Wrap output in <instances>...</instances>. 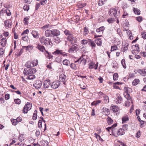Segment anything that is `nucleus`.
<instances>
[{
	"mask_svg": "<svg viewBox=\"0 0 146 146\" xmlns=\"http://www.w3.org/2000/svg\"><path fill=\"white\" fill-rule=\"evenodd\" d=\"M114 21L113 18H110L107 20V21L109 23H112Z\"/></svg>",
	"mask_w": 146,
	"mask_h": 146,
	"instance_id": "nucleus-57",
	"label": "nucleus"
},
{
	"mask_svg": "<svg viewBox=\"0 0 146 146\" xmlns=\"http://www.w3.org/2000/svg\"><path fill=\"white\" fill-rule=\"evenodd\" d=\"M35 78V76L33 74L26 76V78L27 79L33 80Z\"/></svg>",
	"mask_w": 146,
	"mask_h": 146,
	"instance_id": "nucleus-29",
	"label": "nucleus"
},
{
	"mask_svg": "<svg viewBox=\"0 0 146 146\" xmlns=\"http://www.w3.org/2000/svg\"><path fill=\"white\" fill-rule=\"evenodd\" d=\"M5 26L6 28H9L10 27L11 25L9 23V21L8 20H7L5 21Z\"/></svg>",
	"mask_w": 146,
	"mask_h": 146,
	"instance_id": "nucleus-28",
	"label": "nucleus"
},
{
	"mask_svg": "<svg viewBox=\"0 0 146 146\" xmlns=\"http://www.w3.org/2000/svg\"><path fill=\"white\" fill-rule=\"evenodd\" d=\"M125 94H126V95H125L124 94V95H125V98L127 100V101L129 100L132 102V100H131V97L128 94V92L127 91H126Z\"/></svg>",
	"mask_w": 146,
	"mask_h": 146,
	"instance_id": "nucleus-30",
	"label": "nucleus"
},
{
	"mask_svg": "<svg viewBox=\"0 0 146 146\" xmlns=\"http://www.w3.org/2000/svg\"><path fill=\"white\" fill-rule=\"evenodd\" d=\"M60 84V81H56L53 82L51 85L50 88L54 89L58 88Z\"/></svg>",
	"mask_w": 146,
	"mask_h": 146,
	"instance_id": "nucleus-9",
	"label": "nucleus"
},
{
	"mask_svg": "<svg viewBox=\"0 0 146 146\" xmlns=\"http://www.w3.org/2000/svg\"><path fill=\"white\" fill-rule=\"evenodd\" d=\"M139 82V80L138 79H135L132 82V84L133 86H136Z\"/></svg>",
	"mask_w": 146,
	"mask_h": 146,
	"instance_id": "nucleus-33",
	"label": "nucleus"
},
{
	"mask_svg": "<svg viewBox=\"0 0 146 146\" xmlns=\"http://www.w3.org/2000/svg\"><path fill=\"white\" fill-rule=\"evenodd\" d=\"M121 63L122 64L123 67L124 68H126V66L125 64V60L124 59H123L121 61Z\"/></svg>",
	"mask_w": 146,
	"mask_h": 146,
	"instance_id": "nucleus-50",
	"label": "nucleus"
},
{
	"mask_svg": "<svg viewBox=\"0 0 146 146\" xmlns=\"http://www.w3.org/2000/svg\"><path fill=\"white\" fill-rule=\"evenodd\" d=\"M131 102L129 100H128L126 101V103H125V106L128 107L130 106L131 104Z\"/></svg>",
	"mask_w": 146,
	"mask_h": 146,
	"instance_id": "nucleus-58",
	"label": "nucleus"
},
{
	"mask_svg": "<svg viewBox=\"0 0 146 146\" xmlns=\"http://www.w3.org/2000/svg\"><path fill=\"white\" fill-rule=\"evenodd\" d=\"M14 101L15 104H20L21 102V100L19 98L15 99Z\"/></svg>",
	"mask_w": 146,
	"mask_h": 146,
	"instance_id": "nucleus-47",
	"label": "nucleus"
},
{
	"mask_svg": "<svg viewBox=\"0 0 146 146\" xmlns=\"http://www.w3.org/2000/svg\"><path fill=\"white\" fill-rule=\"evenodd\" d=\"M52 35V30H46L45 31V35L46 37L50 36Z\"/></svg>",
	"mask_w": 146,
	"mask_h": 146,
	"instance_id": "nucleus-22",
	"label": "nucleus"
},
{
	"mask_svg": "<svg viewBox=\"0 0 146 146\" xmlns=\"http://www.w3.org/2000/svg\"><path fill=\"white\" fill-rule=\"evenodd\" d=\"M106 0H100L99 1L98 4L99 5H102L104 4V3Z\"/></svg>",
	"mask_w": 146,
	"mask_h": 146,
	"instance_id": "nucleus-51",
	"label": "nucleus"
},
{
	"mask_svg": "<svg viewBox=\"0 0 146 146\" xmlns=\"http://www.w3.org/2000/svg\"><path fill=\"white\" fill-rule=\"evenodd\" d=\"M98 65H96V64H95L93 62H91L89 65V68L90 69H92L94 68H95V69H97Z\"/></svg>",
	"mask_w": 146,
	"mask_h": 146,
	"instance_id": "nucleus-24",
	"label": "nucleus"
},
{
	"mask_svg": "<svg viewBox=\"0 0 146 146\" xmlns=\"http://www.w3.org/2000/svg\"><path fill=\"white\" fill-rule=\"evenodd\" d=\"M50 26V25L49 24H47L42 27L41 28L43 30H46V29L48 28Z\"/></svg>",
	"mask_w": 146,
	"mask_h": 146,
	"instance_id": "nucleus-56",
	"label": "nucleus"
},
{
	"mask_svg": "<svg viewBox=\"0 0 146 146\" xmlns=\"http://www.w3.org/2000/svg\"><path fill=\"white\" fill-rule=\"evenodd\" d=\"M36 70L35 68H25L23 71V73L26 77L27 76L30 75L35 73Z\"/></svg>",
	"mask_w": 146,
	"mask_h": 146,
	"instance_id": "nucleus-2",
	"label": "nucleus"
},
{
	"mask_svg": "<svg viewBox=\"0 0 146 146\" xmlns=\"http://www.w3.org/2000/svg\"><path fill=\"white\" fill-rule=\"evenodd\" d=\"M37 46L36 47L40 51L42 52H44L45 50V48L43 46L40 45L38 44H36Z\"/></svg>",
	"mask_w": 146,
	"mask_h": 146,
	"instance_id": "nucleus-13",
	"label": "nucleus"
},
{
	"mask_svg": "<svg viewBox=\"0 0 146 146\" xmlns=\"http://www.w3.org/2000/svg\"><path fill=\"white\" fill-rule=\"evenodd\" d=\"M104 30V27H101L99 28L96 29L97 33L95 34V38L99 37L102 36L103 31Z\"/></svg>",
	"mask_w": 146,
	"mask_h": 146,
	"instance_id": "nucleus-4",
	"label": "nucleus"
},
{
	"mask_svg": "<svg viewBox=\"0 0 146 146\" xmlns=\"http://www.w3.org/2000/svg\"><path fill=\"white\" fill-rule=\"evenodd\" d=\"M32 107V105L29 102H27L25 104L23 110V113H27L28 111L30 110Z\"/></svg>",
	"mask_w": 146,
	"mask_h": 146,
	"instance_id": "nucleus-5",
	"label": "nucleus"
},
{
	"mask_svg": "<svg viewBox=\"0 0 146 146\" xmlns=\"http://www.w3.org/2000/svg\"><path fill=\"white\" fill-rule=\"evenodd\" d=\"M23 48L24 49L25 48V50L26 51H30V50H32L33 48V46L32 45H29L27 46H22Z\"/></svg>",
	"mask_w": 146,
	"mask_h": 146,
	"instance_id": "nucleus-15",
	"label": "nucleus"
},
{
	"mask_svg": "<svg viewBox=\"0 0 146 146\" xmlns=\"http://www.w3.org/2000/svg\"><path fill=\"white\" fill-rule=\"evenodd\" d=\"M109 14L110 16H114L116 18L119 14V10H117L115 8L111 9L109 11Z\"/></svg>",
	"mask_w": 146,
	"mask_h": 146,
	"instance_id": "nucleus-3",
	"label": "nucleus"
},
{
	"mask_svg": "<svg viewBox=\"0 0 146 146\" xmlns=\"http://www.w3.org/2000/svg\"><path fill=\"white\" fill-rule=\"evenodd\" d=\"M128 126L127 125H123V128H124L123 129L120 128L117 131V135H120L124 134L125 133V130H127L128 129Z\"/></svg>",
	"mask_w": 146,
	"mask_h": 146,
	"instance_id": "nucleus-6",
	"label": "nucleus"
},
{
	"mask_svg": "<svg viewBox=\"0 0 146 146\" xmlns=\"http://www.w3.org/2000/svg\"><path fill=\"white\" fill-rule=\"evenodd\" d=\"M11 121L13 125H15L17 123V121L16 119H13L11 120Z\"/></svg>",
	"mask_w": 146,
	"mask_h": 146,
	"instance_id": "nucleus-53",
	"label": "nucleus"
},
{
	"mask_svg": "<svg viewBox=\"0 0 146 146\" xmlns=\"http://www.w3.org/2000/svg\"><path fill=\"white\" fill-rule=\"evenodd\" d=\"M88 27H85L84 29V35H86L88 34Z\"/></svg>",
	"mask_w": 146,
	"mask_h": 146,
	"instance_id": "nucleus-41",
	"label": "nucleus"
},
{
	"mask_svg": "<svg viewBox=\"0 0 146 146\" xmlns=\"http://www.w3.org/2000/svg\"><path fill=\"white\" fill-rule=\"evenodd\" d=\"M7 39L6 38H3L1 39V44L3 46H5L6 44Z\"/></svg>",
	"mask_w": 146,
	"mask_h": 146,
	"instance_id": "nucleus-23",
	"label": "nucleus"
},
{
	"mask_svg": "<svg viewBox=\"0 0 146 146\" xmlns=\"http://www.w3.org/2000/svg\"><path fill=\"white\" fill-rule=\"evenodd\" d=\"M96 42L98 46H100L102 44V40L100 38L97 39L96 41Z\"/></svg>",
	"mask_w": 146,
	"mask_h": 146,
	"instance_id": "nucleus-40",
	"label": "nucleus"
},
{
	"mask_svg": "<svg viewBox=\"0 0 146 146\" xmlns=\"http://www.w3.org/2000/svg\"><path fill=\"white\" fill-rule=\"evenodd\" d=\"M40 42L42 44H44L48 47L51 46L52 43L51 41H50L49 38H46L44 36H42L39 38Z\"/></svg>",
	"mask_w": 146,
	"mask_h": 146,
	"instance_id": "nucleus-1",
	"label": "nucleus"
},
{
	"mask_svg": "<svg viewBox=\"0 0 146 146\" xmlns=\"http://www.w3.org/2000/svg\"><path fill=\"white\" fill-rule=\"evenodd\" d=\"M83 56H81L77 61H75V62L76 63L78 62H79L80 61V62H79V63H81V62L83 61L84 62L85 61V60L84 58H83Z\"/></svg>",
	"mask_w": 146,
	"mask_h": 146,
	"instance_id": "nucleus-35",
	"label": "nucleus"
},
{
	"mask_svg": "<svg viewBox=\"0 0 146 146\" xmlns=\"http://www.w3.org/2000/svg\"><path fill=\"white\" fill-rule=\"evenodd\" d=\"M42 85V82L40 80H37L33 84L34 86L36 89H39Z\"/></svg>",
	"mask_w": 146,
	"mask_h": 146,
	"instance_id": "nucleus-8",
	"label": "nucleus"
},
{
	"mask_svg": "<svg viewBox=\"0 0 146 146\" xmlns=\"http://www.w3.org/2000/svg\"><path fill=\"white\" fill-rule=\"evenodd\" d=\"M54 54H62V52H61V51H60L58 50H57L55 51L54 53Z\"/></svg>",
	"mask_w": 146,
	"mask_h": 146,
	"instance_id": "nucleus-60",
	"label": "nucleus"
},
{
	"mask_svg": "<svg viewBox=\"0 0 146 146\" xmlns=\"http://www.w3.org/2000/svg\"><path fill=\"white\" fill-rule=\"evenodd\" d=\"M29 32V30L27 29L24 31L21 34L22 36H23L24 34H27Z\"/></svg>",
	"mask_w": 146,
	"mask_h": 146,
	"instance_id": "nucleus-61",
	"label": "nucleus"
},
{
	"mask_svg": "<svg viewBox=\"0 0 146 146\" xmlns=\"http://www.w3.org/2000/svg\"><path fill=\"white\" fill-rule=\"evenodd\" d=\"M42 121L41 120H39L38 121V127L39 128H41L42 127Z\"/></svg>",
	"mask_w": 146,
	"mask_h": 146,
	"instance_id": "nucleus-62",
	"label": "nucleus"
},
{
	"mask_svg": "<svg viewBox=\"0 0 146 146\" xmlns=\"http://www.w3.org/2000/svg\"><path fill=\"white\" fill-rule=\"evenodd\" d=\"M29 19V17H25L23 19L24 23L25 25H27L28 23V21Z\"/></svg>",
	"mask_w": 146,
	"mask_h": 146,
	"instance_id": "nucleus-31",
	"label": "nucleus"
},
{
	"mask_svg": "<svg viewBox=\"0 0 146 146\" xmlns=\"http://www.w3.org/2000/svg\"><path fill=\"white\" fill-rule=\"evenodd\" d=\"M88 44L92 47V49H94L96 46V44L94 41L91 40H89L88 41Z\"/></svg>",
	"mask_w": 146,
	"mask_h": 146,
	"instance_id": "nucleus-17",
	"label": "nucleus"
},
{
	"mask_svg": "<svg viewBox=\"0 0 146 146\" xmlns=\"http://www.w3.org/2000/svg\"><path fill=\"white\" fill-rule=\"evenodd\" d=\"M133 11L135 14H137V15H140V11L139 9L137 8H133Z\"/></svg>",
	"mask_w": 146,
	"mask_h": 146,
	"instance_id": "nucleus-27",
	"label": "nucleus"
},
{
	"mask_svg": "<svg viewBox=\"0 0 146 146\" xmlns=\"http://www.w3.org/2000/svg\"><path fill=\"white\" fill-rule=\"evenodd\" d=\"M31 33L34 38H39V35L38 32L35 31H33Z\"/></svg>",
	"mask_w": 146,
	"mask_h": 146,
	"instance_id": "nucleus-19",
	"label": "nucleus"
},
{
	"mask_svg": "<svg viewBox=\"0 0 146 146\" xmlns=\"http://www.w3.org/2000/svg\"><path fill=\"white\" fill-rule=\"evenodd\" d=\"M25 65L28 68L33 67L32 62H28L26 63Z\"/></svg>",
	"mask_w": 146,
	"mask_h": 146,
	"instance_id": "nucleus-37",
	"label": "nucleus"
},
{
	"mask_svg": "<svg viewBox=\"0 0 146 146\" xmlns=\"http://www.w3.org/2000/svg\"><path fill=\"white\" fill-rule=\"evenodd\" d=\"M117 49V47L116 45L112 46L111 47V51L116 50Z\"/></svg>",
	"mask_w": 146,
	"mask_h": 146,
	"instance_id": "nucleus-44",
	"label": "nucleus"
},
{
	"mask_svg": "<svg viewBox=\"0 0 146 146\" xmlns=\"http://www.w3.org/2000/svg\"><path fill=\"white\" fill-rule=\"evenodd\" d=\"M107 123L108 125H111L113 122V120L110 117H108L107 119Z\"/></svg>",
	"mask_w": 146,
	"mask_h": 146,
	"instance_id": "nucleus-39",
	"label": "nucleus"
},
{
	"mask_svg": "<svg viewBox=\"0 0 146 146\" xmlns=\"http://www.w3.org/2000/svg\"><path fill=\"white\" fill-rule=\"evenodd\" d=\"M111 109L114 112H116L119 109L117 107L115 106H114L113 105H111Z\"/></svg>",
	"mask_w": 146,
	"mask_h": 146,
	"instance_id": "nucleus-21",
	"label": "nucleus"
},
{
	"mask_svg": "<svg viewBox=\"0 0 146 146\" xmlns=\"http://www.w3.org/2000/svg\"><path fill=\"white\" fill-rule=\"evenodd\" d=\"M64 33L65 35L67 36H70L73 35L72 32L68 30H66L64 31Z\"/></svg>",
	"mask_w": 146,
	"mask_h": 146,
	"instance_id": "nucleus-26",
	"label": "nucleus"
},
{
	"mask_svg": "<svg viewBox=\"0 0 146 146\" xmlns=\"http://www.w3.org/2000/svg\"><path fill=\"white\" fill-rule=\"evenodd\" d=\"M66 78V76L64 74H61L59 76L60 80L62 82H64L65 81Z\"/></svg>",
	"mask_w": 146,
	"mask_h": 146,
	"instance_id": "nucleus-18",
	"label": "nucleus"
},
{
	"mask_svg": "<svg viewBox=\"0 0 146 146\" xmlns=\"http://www.w3.org/2000/svg\"><path fill=\"white\" fill-rule=\"evenodd\" d=\"M117 98H116V103L117 104H120L121 102V101L122 100V99L121 97L120 96V95L119 94H116Z\"/></svg>",
	"mask_w": 146,
	"mask_h": 146,
	"instance_id": "nucleus-16",
	"label": "nucleus"
},
{
	"mask_svg": "<svg viewBox=\"0 0 146 146\" xmlns=\"http://www.w3.org/2000/svg\"><path fill=\"white\" fill-rule=\"evenodd\" d=\"M113 79L114 80H117L118 78V74L117 73H115L113 76Z\"/></svg>",
	"mask_w": 146,
	"mask_h": 146,
	"instance_id": "nucleus-48",
	"label": "nucleus"
},
{
	"mask_svg": "<svg viewBox=\"0 0 146 146\" xmlns=\"http://www.w3.org/2000/svg\"><path fill=\"white\" fill-rule=\"evenodd\" d=\"M134 72L135 73L136 72H138L142 76H146V70L145 69L141 70L138 69L137 70H135Z\"/></svg>",
	"mask_w": 146,
	"mask_h": 146,
	"instance_id": "nucleus-12",
	"label": "nucleus"
},
{
	"mask_svg": "<svg viewBox=\"0 0 146 146\" xmlns=\"http://www.w3.org/2000/svg\"><path fill=\"white\" fill-rule=\"evenodd\" d=\"M103 97L104 102L106 103H108L109 102V99L108 96L104 95V96Z\"/></svg>",
	"mask_w": 146,
	"mask_h": 146,
	"instance_id": "nucleus-38",
	"label": "nucleus"
},
{
	"mask_svg": "<svg viewBox=\"0 0 146 146\" xmlns=\"http://www.w3.org/2000/svg\"><path fill=\"white\" fill-rule=\"evenodd\" d=\"M117 125V123H115L113 125H112L111 127H109L106 128V129L107 131H110V130H111L112 132H113V129L115 127H116Z\"/></svg>",
	"mask_w": 146,
	"mask_h": 146,
	"instance_id": "nucleus-20",
	"label": "nucleus"
},
{
	"mask_svg": "<svg viewBox=\"0 0 146 146\" xmlns=\"http://www.w3.org/2000/svg\"><path fill=\"white\" fill-rule=\"evenodd\" d=\"M23 8L25 11H28L29 9V6L27 5H25Z\"/></svg>",
	"mask_w": 146,
	"mask_h": 146,
	"instance_id": "nucleus-52",
	"label": "nucleus"
},
{
	"mask_svg": "<svg viewBox=\"0 0 146 146\" xmlns=\"http://www.w3.org/2000/svg\"><path fill=\"white\" fill-rule=\"evenodd\" d=\"M141 34L143 38L145 39H146V32L143 31L142 32Z\"/></svg>",
	"mask_w": 146,
	"mask_h": 146,
	"instance_id": "nucleus-55",
	"label": "nucleus"
},
{
	"mask_svg": "<svg viewBox=\"0 0 146 146\" xmlns=\"http://www.w3.org/2000/svg\"><path fill=\"white\" fill-rule=\"evenodd\" d=\"M128 44L127 43H125L124 46L123 48L122 49L123 52H124L128 50Z\"/></svg>",
	"mask_w": 146,
	"mask_h": 146,
	"instance_id": "nucleus-32",
	"label": "nucleus"
},
{
	"mask_svg": "<svg viewBox=\"0 0 146 146\" xmlns=\"http://www.w3.org/2000/svg\"><path fill=\"white\" fill-rule=\"evenodd\" d=\"M86 5V3H81V4H80L78 5V6L80 8H83L84 6H85Z\"/></svg>",
	"mask_w": 146,
	"mask_h": 146,
	"instance_id": "nucleus-59",
	"label": "nucleus"
},
{
	"mask_svg": "<svg viewBox=\"0 0 146 146\" xmlns=\"http://www.w3.org/2000/svg\"><path fill=\"white\" fill-rule=\"evenodd\" d=\"M101 102V101L100 100H98L96 101H94L92 103L91 105L92 106H96L98 104L100 103Z\"/></svg>",
	"mask_w": 146,
	"mask_h": 146,
	"instance_id": "nucleus-36",
	"label": "nucleus"
},
{
	"mask_svg": "<svg viewBox=\"0 0 146 146\" xmlns=\"http://www.w3.org/2000/svg\"><path fill=\"white\" fill-rule=\"evenodd\" d=\"M78 50L77 45L75 44L72 45V46L69 49L68 51L69 53H72L76 52Z\"/></svg>",
	"mask_w": 146,
	"mask_h": 146,
	"instance_id": "nucleus-11",
	"label": "nucleus"
},
{
	"mask_svg": "<svg viewBox=\"0 0 146 146\" xmlns=\"http://www.w3.org/2000/svg\"><path fill=\"white\" fill-rule=\"evenodd\" d=\"M70 67L72 69L76 70L77 69V67L76 65L74 63H72L70 65Z\"/></svg>",
	"mask_w": 146,
	"mask_h": 146,
	"instance_id": "nucleus-46",
	"label": "nucleus"
},
{
	"mask_svg": "<svg viewBox=\"0 0 146 146\" xmlns=\"http://www.w3.org/2000/svg\"><path fill=\"white\" fill-rule=\"evenodd\" d=\"M37 117V111L36 110L35 111L33 116V120L36 119Z\"/></svg>",
	"mask_w": 146,
	"mask_h": 146,
	"instance_id": "nucleus-42",
	"label": "nucleus"
},
{
	"mask_svg": "<svg viewBox=\"0 0 146 146\" xmlns=\"http://www.w3.org/2000/svg\"><path fill=\"white\" fill-rule=\"evenodd\" d=\"M47 0H41L40 3L41 5L45 4Z\"/></svg>",
	"mask_w": 146,
	"mask_h": 146,
	"instance_id": "nucleus-63",
	"label": "nucleus"
},
{
	"mask_svg": "<svg viewBox=\"0 0 146 146\" xmlns=\"http://www.w3.org/2000/svg\"><path fill=\"white\" fill-rule=\"evenodd\" d=\"M70 61L67 59H65L63 60V64L64 65L68 66L70 64Z\"/></svg>",
	"mask_w": 146,
	"mask_h": 146,
	"instance_id": "nucleus-43",
	"label": "nucleus"
},
{
	"mask_svg": "<svg viewBox=\"0 0 146 146\" xmlns=\"http://www.w3.org/2000/svg\"><path fill=\"white\" fill-rule=\"evenodd\" d=\"M81 43L83 45H85L86 44L88 43V41L86 40L83 39L81 41Z\"/></svg>",
	"mask_w": 146,
	"mask_h": 146,
	"instance_id": "nucleus-54",
	"label": "nucleus"
},
{
	"mask_svg": "<svg viewBox=\"0 0 146 146\" xmlns=\"http://www.w3.org/2000/svg\"><path fill=\"white\" fill-rule=\"evenodd\" d=\"M32 62L33 67L37 65L38 64V61L37 60H36L34 61H32Z\"/></svg>",
	"mask_w": 146,
	"mask_h": 146,
	"instance_id": "nucleus-49",
	"label": "nucleus"
},
{
	"mask_svg": "<svg viewBox=\"0 0 146 146\" xmlns=\"http://www.w3.org/2000/svg\"><path fill=\"white\" fill-rule=\"evenodd\" d=\"M50 81L49 80H46L44 82V88H50L51 86Z\"/></svg>",
	"mask_w": 146,
	"mask_h": 146,
	"instance_id": "nucleus-10",
	"label": "nucleus"
},
{
	"mask_svg": "<svg viewBox=\"0 0 146 146\" xmlns=\"http://www.w3.org/2000/svg\"><path fill=\"white\" fill-rule=\"evenodd\" d=\"M64 33L65 35L67 36H70L73 35L72 32L68 30H66L64 31Z\"/></svg>",
	"mask_w": 146,
	"mask_h": 146,
	"instance_id": "nucleus-25",
	"label": "nucleus"
},
{
	"mask_svg": "<svg viewBox=\"0 0 146 146\" xmlns=\"http://www.w3.org/2000/svg\"><path fill=\"white\" fill-rule=\"evenodd\" d=\"M136 19L139 22H141L142 21V18L141 17L139 16L136 18Z\"/></svg>",
	"mask_w": 146,
	"mask_h": 146,
	"instance_id": "nucleus-64",
	"label": "nucleus"
},
{
	"mask_svg": "<svg viewBox=\"0 0 146 146\" xmlns=\"http://www.w3.org/2000/svg\"><path fill=\"white\" fill-rule=\"evenodd\" d=\"M60 32L58 30L54 29L52 30V35L53 36H57L60 35Z\"/></svg>",
	"mask_w": 146,
	"mask_h": 146,
	"instance_id": "nucleus-14",
	"label": "nucleus"
},
{
	"mask_svg": "<svg viewBox=\"0 0 146 146\" xmlns=\"http://www.w3.org/2000/svg\"><path fill=\"white\" fill-rule=\"evenodd\" d=\"M67 38L68 41L72 44H74L77 42V38L74 36L73 35L70 37L67 36Z\"/></svg>",
	"mask_w": 146,
	"mask_h": 146,
	"instance_id": "nucleus-7",
	"label": "nucleus"
},
{
	"mask_svg": "<svg viewBox=\"0 0 146 146\" xmlns=\"http://www.w3.org/2000/svg\"><path fill=\"white\" fill-rule=\"evenodd\" d=\"M22 36V39L24 41H27L28 40L29 38L28 36L27 35H24L23 36Z\"/></svg>",
	"mask_w": 146,
	"mask_h": 146,
	"instance_id": "nucleus-45",
	"label": "nucleus"
},
{
	"mask_svg": "<svg viewBox=\"0 0 146 146\" xmlns=\"http://www.w3.org/2000/svg\"><path fill=\"white\" fill-rule=\"evenodd\" d=\"M122 123H125L126 121L129 120L128 116H126L122 118Z\"/></svg>",
	"mask_w": 146,
	"mask_h": 146,
	"instance_id": "nucleus-34",
	"label": "nucleus"
}]
</instances>
